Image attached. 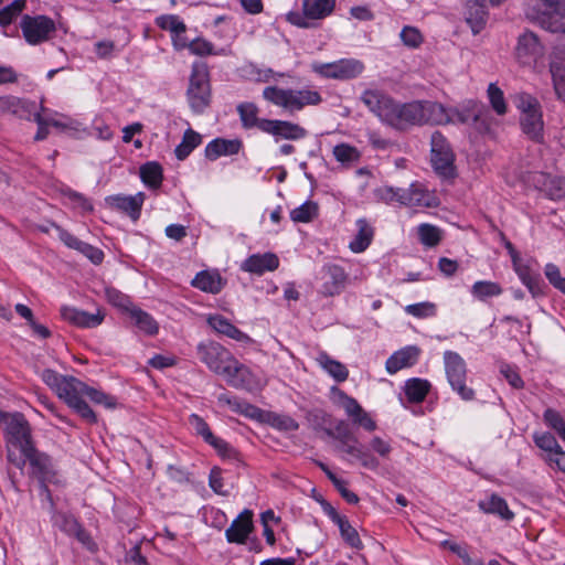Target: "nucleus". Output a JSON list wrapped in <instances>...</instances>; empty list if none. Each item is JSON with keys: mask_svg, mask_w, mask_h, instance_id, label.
Segmentation results:
<instances>
[{"mask_svg": "<svg viewBox=\"0 0 565 565\" xmlns=\"http://www.w3.org/2000/svg\"><path fill=\"white\" fill-rule=\"evenodd\" d=\"M543 29L565 33V1L554 0Z\"/></svg>", "mask_w": 565, "mask_h": 565, "instance_id": "37", "label": "nucleus"}, {"mask_svg": "<svg viewBox=\"0 0 565 565\" xmlns=\"http://www.w3.org/2000/svg\"><path fill=\"white\" fill-rule=\"evenodd\" d=\"M337 524L340 529L341 536L351 547H362V542L359 537L356 530L350 524V522L345 518L343 520H339V523Z\"/></svg>", "mask_w": 565, "mask_h": 565, "instance_id": "55", "label": "nucleus"}, {"mask_svg": "<svg viewBox=\"0 0 565 565\" xmlns=\"http://www.w3.org/2000/svg\"><path fill=\"white\" fill-rule=\"evenodd\" d=\"M333 156L337 161L348 166L358 162L361 157L360 151L355 147L348 143L337 145L333 148Z\"/></svg>", "mask_w": 565, "mask_h": 565, "instance_id": "48", "label": "nucleus"}, {"mask_svg": "<svg viewBox=\"0 0 565 565\" xmlns=\"http://www.w3.org/2000/svg\"><path fill=\"white\" fill-rule=\"evenodd\" d=\"M533 185L552 200L565 198V178L553 177L544 172H534L530 177Z\"/></svg>", "mask_w": 565, "mask_h": 565, "instance_id": "18", "label": "nucleus"}, {"mask_svg": "<svg viewBox=\"0 0 565 565\" xmlns=\"http://www.w3.org/2000/svg\"><path fill=\"white\" fill-rule=\"evenodd\" d=\"M356 225L359 227L358 234L350 243L349 247L354 253H361L364 252L371 244L373 237V228L363 218L358 220Z\"/></svg>", "mask_w": 565, "mask_h": 565, "instance_id": "41", "label": "nucleus"}, {"mask_svg": "<svg viewBox=\"0 0 565 565\" xmlns=\"http://www.w3.org/2000/svg\"><path fill=\"white\" fill-rule=\"evenodd\" d=\"M279 266V259L274 253L254 254L246 258L241 268L244 271L255 275H263L265 271H273Z\"/></svg>", "mask_w": 565, "mask_h": 565, "instance_id": "22", "label": "nucleus"}, {"mask_svg": "<svg viewBox=\"0 0 565 565\" xmlns=\"http://www.w3.org/2000/svg\"><path fill=\"white\" fill-rule=\"evenodd\" d=\"M430 390V383L423 379H411L405 383V394L411 403H420Z\"/></svg>", "mask_w": 565, "mask_h": 565, "instance_id": "40", "label": "nucleus"}, {"mask_svg": "<svg viewBox=\"0 0 565 565\" xmlns=\"http://www.w3.org/2000/svg\"><path fill=\"white\" fill-rule=\"evenodd\" d=\"M202 141L200 134L193 129H186L184 131L182 141L177 146L174 152L179 160H184Z\"/></svg>", "mask_w": 565, "mask_h": 565, "instance_id": "42", "label": "nucleus"}, {"mask_svg": "<svg viewBox=\"0 0 565 565\" xmlns=\"http://www.w3.org/2000/svg\"><path fill=\"white\" fill-rule=\"evenodd\" d=\"M361 100L370 111L387 124L395 103L392 97L379 89H366L361 95Z\"/></svg>", "mask_w": 565, "mask_h": 565, "instance_id": "15", "label": "nucleus"}, {"mask_svg": "<svg viewBox=\"0 0 565 565\" xmlns=\"http://www.w3.org/2000/svg\"><path fill=\"white\" fill-rule=\"evenodd\" d=\"M263 97L289 114L300 111L306 106H317L322 102L321 95L317 90L281 88L278 86L265 87Z\"/></svg>", "mask_w": 565, "mask_h": 565, "instance_id": "3", "label": "nucleus"}, {"mask_svg": "<svg viewBox=\"0 0 565 565\" xmlns=\"http://www.w3.org/2000/svg\"><path fill=\"white\" fill-rule=\"evenodd\" d=\"M543 460L552 468L557 469L565 473V450L561 447L548 457H543Z\"/></svg>", "mask_w": 565, "mask_h": 565, "instance_id": "64", "label": "nucleus"}, {"mask_svg": "<svg viewBox=\"0 0 565 565\" xmlns=\"http://www.w3.org/2000/svg\"><path fill=\"white\" fill-rule=\"evenodd\" d=\"M420 350L417 347H406L394 354H392L386 361V371L390 374H395L404 367L413 366L419 356Z\"/></svg>", "mask_w": 565, "mask_h": 565, "instance_id": "26", "label": "nucleus"}, {"mask_svg": "<svg viewBox=\"0 0 565 565\" xmlns=\"http://www.w3.org/2000/svg\"><path fill=\"white\" fill-rule=\"evenodd\" d=\"M488 11L482 0H470L467 3L466 22L473 34H479L487 24Z\"/></svg>", "mask_w": 565, "mask_h": 565, "instance_id": "27", "label": "nucleus"}, {"mask_svg": "<svg viewBox=\"0 0 565 565\" xmlns=\"http://www.w3.org/2000/svg\"><path fill=\"white\" fill-rule=\"evenodd\" d=\"M516 106L521 115L541 109L537 99L529 94H520L516 98Z\"/></svg>", "mask_w": 565, "mask_h": 565, "instance_id": "62", "label": "nucleus"}, {"mask_svg": "<svg viewBox=\"0 0 565 565\" xmlns=\"http://www.w3.org/2000/svg\"><path fill=\"white\" fill-rule=\"evenodd\" d=\"M431 163L434 169L444 177H449L454 172L455 154L445 136L435 131L430 138Z\"/></svg>", "mask_w": 565, "mask_h": 565, "instance_id": "11", "label": "nucleus"}, {"mask_svg": "<svg viewBox=\"0 0 565 565\" xmlns=\"http://www.w3.org/2000/svg\"><path fill=\"white\" fill-rule=\"evenodd\" d=\"M554 89L558 98H565V43L554 47L550 64Z\"/></svg>", "mask_w": 565, "mask_h": 565, "instance_id": "20", "label": "nucleus"}, {"mask_svg": "<svg viewBox=\"0 0 565 565\" xmlns=\"http://www.w3.org/2000/svg\"><path fill=\"white\" fill-rule=\"evenodd\" d=\"M52 521L55 526L71 536L78 531V526L81 525L73 515L62 512H55L52 516Z\"/></svg>", "mask_w": 565, "mask_h": 565, "instance_id": "52", "label": "nucleus"}, {"mask_svg": "<svg viewBox=\"0 0 565 565\" xmlns=\"http://www.w3.org/2000/svg\"><path fill=\"white\" fill-rule=\"evenodd\" d=\"M483 106L477 102L469 100L461 110L457 113L458 120L462 124L477 122L480 119Z\"/></svg>", "mask_w": 565, "mask_h": 565, "instance_id": "53", "label": "nucleus"}, {"mask_svg": "<svg viewBox=\"0 0 565 565\" xmlns=\"http://www.w3.org/2000/svg\"><path fill=\"white\" fill-rule=\"evenodd\" d=\"M544 423L565 441V418L554 408L545 409L543 414Z\"/></svg>", "mask_w": 565, "mask_h": 565, "instance_id": "50", "label": "nucleus"}, {"mask_svg": "<svg viewBox=\"0 0 565 565\" xmlns=\"http://www.w3.org/2000/svg\"><path fill=\"white\" fill-rule=\"evenodd\" d=\"M146 195L138 192L135 195H110L105 199L106 204L118 212L127 214L134 222L139 220Z\"/></svg>", "mask_w": 565, "mask_h": 565, "instance_id": "16", "label": "nucleus"}, {"mask_svg": "<svg viewBox=\"0 0 565 565\" xmlns=\"http://www.w3.org/2000/svg\"><path fill=\"white\" fill-rule=\"evenodd\" d=\"M553 2L554 0H526L524 11L526 19L543 28L547 21Z\"/></svg>", "mask_w": 565, "mask_h": 565, "instance_id": "31", "label": "nucleus"}, {"mask_svg": "<svg viewBox=\"0 0 565 565\" xmlns=\"http://www.w3.org/2000/svg\"><path fill=\"white\" fill-rule=\"evenodd\" d=\"M445 372L448 383L463 401H472L475 391L466 385L467 366L465 360L454 351L444 353Z\"/></svg>", "mask_w": 565, "mask_h": 565, "instance_id": "7", "label": "nucleus"}, {"mask_svg": "<svg viewBox=\"0 0 565 565\" xmlns=\"http://www.w3.org/2000/svg\"><path fill=\"white\" fill-rule=\"evenodd\" d=\"M405 311L408 315H412L417 318H427L431 317L436 313V306L433 302H419L414 305H408L405 308Z\"/></svg>", "mask_w": 565, "mask_h": 565, "instance_id": "59", "label": "nucleus"}, {"mask_svg": "<svg viewBox=\"0 0 565 565\" xmlns=\"http://www.w3.org/2000/svg\"><path fill=\"white\" fill-rule=\"evenodd\" d=\"M262 131L273 135L276 139L299 140L307 136V130L298 124L269 119L262 122Z\"/></svg>", "mask_w": 565, "mask_h": 565, "instance_id": "17", "label": "nucleus"}, {"mask_svg": "<svg viewBox=\"0 0 565 565\" xmlns=\"http://www.w3.org/2000/svg\"><path fill=\"white\" fill-rule=\"evenodd\" d=\"M26 0H14L0 10V25H10L25 9Z\"/></svg>", "mask_w": 565, "mask_h": 565, "instance_id": "47", "label": "nucleus"}, {"mask_svg": "<svg viewBox=\"0 0 565 565\" xmlns=\"http://www.w3.org/2000/svg\"><path fill=\"white\" fill-rule=\"evenodd\" d=\"M326 276L322 292L326 296L339 295L345 287L348 275L341 266L328 265L323 268Z\"/></svg>", "mask_w": 565, "mask_h": 565, "instance_id": "24", "label": "nucleus"}, {"mask_svg": "<svg viewBox=\"0 0 565 565\" xmlns=\"http://www.w3.org/2000/svg\"><path fill=\"white\" fill-rule=\"evenodd\" d=\"M269 420L271 426L280 430L292 431L297 430L299 427L298 423L287 415L271 414Z\"/></svg>", "mask_w": 565, "mask_h": 565, "instance_id": "61", "label": "nucleus"}, {"mask_svg": "<svg viewBox=\"0 0 565 565\" xmlns=\"http://www.w3.org/2000/svg\"><path fill=\"white\" fill-rule=\"evenodd\" d=\"M232 411L249 418H258L262 414V411L258 407L239 398L233 405Z\"/></svg>", "mask_w": 565, "mask_h": 565, "instance_id": "63", "label": "nucleus"}, {"mask_svg": "<svg viewBox=\"0 0 565 565\" xmlns=\"http://www.w3.org/2000/svg\"><path fill=\"white\" fill-rule=\"evenodd\" d=\"M335 0H303L302 9L307 18L320 20L332 13Z\"/></svg>", "mask_w": 565, "mask_h": 565, "instance_id": "35", "label": "nucleus"}, {"mask_svg": "<svg viewBox=\"0 0 565 565\" xmlns=\"http://www.w3.org/2000/svg\"><path fill=\"white\" fill-rule=\"evenodd\" d=\"M188 49L190 50V52L192 54L199 55V56H206V55L215 54L213 44L204 39H201V38H198V39L189 42Z\"/></svg>", "mask_w": 565, "mask_h": 565, "instance_id": "60", "label": "nucleus"}, {"mask_svg": "<svg viewBox=\"0 0 565 565\" xmlns=\"http://www.w3.org/2000/svg\"><path fill=\"white\" fill-rule=\"evenodd\" d=\"M488 97L492 108L498 115H504L507 113L503 92L493 83L488 87Z\"/></svg>", "mask_w": 565, "mask_h": 565, "instance_id": "57", "label": "nucleus"}, {"mask_svg": "<svg viewBox=\"0 0 565 565\" xmlns=\"http://www.w3.org/2000/svg\"><path fill=\"white\" fill-rule=\"evenodd\" d=\"M8 460L19 468H21L25 463V460H28L32 469V475L39 479L42 489L47 493L49 499H51L49 489L45 486V482L52 481L54 477L52 462L49 456L39 452L34 445H32L21 451V457L19 458L9 449Z\"/></svg>", "mask_w": 565, "mask_h": 565, "instance_id": "5", "label": "nucleus"}, {"mask_svg": "<svg viewBox=\"0 0 565 565\" xmlns=\"http://www.w3.org/2000/svg\"><path fill=\"white\" fill-rule=\"evenodd\" d=\"M319 206L313 201H307L290 212V218L295 223H308L318 216Z\"/></svg>", "mask_w": 565, "mask_h": 565, "instance_id": "44", "label": "nucleus"}, {"mask_svg": "<svg viewBox=\"0 0 565 565\" xmlns=\"http://www.w3.org/2000/svg\"><path fill=\"white\" fill-rule=\"evenodd\" d=\"M383 198L387 201H397L408 206H433L434 198L417 183L411 184L408 189L385 188L382 190Z\"/></svg>", "mask_w": 565, "mask_h": 565, "instance_id": "10", "label": "nucleus"}, {"mask_svg": "<svg viewBox=\"0 0 565 565\" xmlns=\"http://www.w3.org/2000/svg\"><path fill=\"white\" fill-rule=\"evenodd\" d=\"M157 24L162 30L170 31L175 36H180L186 31L185 24L177 15H162L157 19Z\"/></svg>", "mask_w": 565, "mask_h": 565, "instance_id": "54", "label": "nucleus"}, {"mask_svg": "<svg viewBox=\"0 0 565 565\" xmlns=\"http://www.w3.org/2000/svg\"><path fill=\"white\" fill-rule=\"evenodd\" d=\"M227 384L234 388L249 390L253 385V374L247 366L239 363L235 358L228 364V371L222 375Z\"/></svg>", "mask_w": 565, "mask_h": 565, "instance_id": "23", "label": "nucleus"}, {"mask_svg": "<svg viewBox=\"0 0 565 565\" xmlns=\"http://www.w3.org/2000/svg\"><path fill=\"white\" fill-rule=\"evenodd\" d=\"M422 116L420 125H441L448 122V115L444 106L435 102H420Z\"/></svg>", "mask_w": 565, "mask_h": 565, "instance_id": "34", "label": "nucleus"}, {"mask_svg": "<svg viewBox=\"0 0 565 565\" xmlns=\"http://www.w3.org/2000/svg\"><path fill=\"white\" fill-rule=\"evenodd\" d=\"M364 64L356 58H341L331 63L311 64V70L318 75L338 81H349L356 78L364 71Z\"/></svg>", "mask_w": 565, "mask_h": 565, "instance_id": "8", "label": "nucleus"}, {"mask_svg": "<svg viewBox=\"0 0 565 565\" xmlns=\"http://www.w3.org/2000/svg\"><path fill=\"white\" fill-rule=\"evenodd\" d=\"M253 530V512L246 509L226 529L225 536L230 543L244 544Z\"/></svg>", "mask_w": 565, "mask_h": 565, "instance_id": "19", "label": "nucleus"}, {"mask_svg": "<svg viewBox=\"0 0 565 565\" xmlns=\"http://www.w3.org/2000/svg\"><path fill=\"white\" fill-rule=\"evenodd\" d=\"M192 286L205 292L218 294L224 287V281L218 273L203 270L194 277Z\"/></svg>", "mask_w": 565, "mask_h": 565, "instance_id": "33", "label": "nucleus"}, {"mask_svg": "<svg viewBox=\"0 0 565 565\" xmlns=\"http://www.w3.org/2000/svg\"><path fill=\"white\" fill-rule=\"evenodd\" d=\"M478 505L484 513L497 514L505 521L514 518V513L509 509L507 501L497 494L481 500Z\"/></svg>", "mask_w": 565, "mask_h": 565, "instance_id": "32", "label": "nucleus"}, {"mask_svg": "<svg viewBox=\"0 0 565 565\" xmlns=\"http://www.w3.org/2000/svg\"><path fill=\"white\" fill-rule=\"evenodd\" d=\"M140 178L150 189H159L163 180L162 167L156 161L147 162L140 167Z\"/></svg>", "mask_w": 565, "mask_h": 565, "instance_id": "39", "label": "nucleus"}, {"mask_svg": "<svg viewBox=\"0 0 565 565\" xmlns=\"http://www.w3.org/2000/svg\"><path fill=\"white\" fill-rule=\"evenodd\" d=\"M21 30L25 41L32 45L49 40L55 31L54 21L44 15H24L21 21Z\"/></svg>", "mask_w": 565, "mask_h": 565, "instance_id": "12", "label": "nucleus"}, {"mask_svg": "<svg viewBox=\"0 0 565 565\" xmlns=\"http://www.w3.org/2000/svg\"><path fill=\"white\" fill-rule=\"evenodd\" d=\"M189 423L195 430V433L202 436L203 439L212 447H214L216 450H218L220 454L225 456L227 455V452L231 451V448L228 447L227 443H225L221 438L215 437L211 431L207 423L201 416L196 414L190 415Z\"/></svg>", "mask_w": 565, "mask_h": 565, "instance_id": "25", "label": "nucleus"}, {"mask_svg": "<svg viewBox=\"0 0 565 565\" xmlns=\"http://www.w3.org/2000/svg\"><path fill=\"white\" fill-rule=\"evenodd\" d=\"M61 317L76 327L95 328L103 322L105 315L99 310L96 313H89L75 307L64 306L61 308Z\"/></svg>", "mask_w": 565, "mask_h": 565, "instance_id": "21", "label": "nucleus"}, {"mask_svg": "<svg viewBox=\"0 0 565 565\" xmlns=\"http://www.w3.org/2000/svg\"><path fill=\"white\" fill-rule=\"evenodd\" d=\"M471 294L479 300H486L489 297L500 296L502 288L494 281L480 280L472 285Z\"/></svg>", "mask_w": 565, "mask_h": 565, "instance_id": "45", "label": "nucleus"}, {"mask_svg": "<svg viewBox=\"0 0 565 565\" xmlns=\"http://www.w3.org/2000/svg\"><path fill=\"white\" fill-rule=\"evenodd\" d=\"M420 242L429 247L436 246L441 239V232L437 226L424 223L418 226Z\"/></svg>", "mask_w": 565, "mask_h": 565, "instance_id": "51", "label": "nucleus"}, {"mask_svg": "<svg viewBox=\"0 0 565 565\" xmlns=\"http://www.w3.org/2000/svg\"><path fill=\"white\" fill-rule=\"evenodd\" d=\"M515 54L521 64L532 65L544 55V47L537 35L527 31L519 36Z\"/></svg>", "mask_w": 565, "mask_h": 565, "instance_id": "14", "label": "nucleus"}, {"mask_svg": "<svg viewBox=\"0 0 565 565\" xmlns=\"http://www.w3.org/2000/svg\"><path fill=\"white\" fill-rule=\"evenodd\" d=\"M196 354L202 363L218 375H223L225 371H228V364L234 359L227 349L215 341L199 343Z\"/></svg>", "mask_w": 565, "mask_h": 565, "instance_id": "9", "label": "nucleus"}, {"mask_svg": "<svg viewBox=\"0 0 565 565\" xmlns=\"http://www.w3.org/2000/svg\"><path fill=\"white\" fill-rule=\"evenodd\" d=\"M258 107L253 103H242L237 106L242 125L246 129L258 128L262 131V122L269 119L258 118Z\"/></svg>", "mask_w": 565, "mask_h": 565, "instance_id": "38", "label": "nucleus"}, {"mask_svg": "<svg viewBox=\"0 0 565 565\" xmlns=\"http://www.w3.org/2000/svg\"><path fill=\"white\" fill-rule=\"evenodd\" d=\"M318 364L337 382H344L349 376V371L344 364L333 360L328 353L320 352L317 356Z\"/></svg>", "mask_w": 565, "mask_h": 565, "instance_id": "36", "label": "nucleus"}, {"mask_svg": "<svg viewBox=\"0 0 565 565\" xmlns=\"http://www.w3.org/2000/svg\"><path fill=\"white\" fill-rule=\"evenodd\" d=\"M209 326L216 332L224 334L238 342H250V338L236 328L228 319L221 315L210 316L207 318Z\"/></svg>", "mask_w": 565, "mask_h": 565, "instance_id": "29", "label": "nucleus"}, {"mask_svg": "<svg viewBox=\"0 0 565 565\" xmlns=\"http://www.w3.org/2000/svg\"><path fill=\"white\" fill-rule=\"evenodd\" d=\"M105 295L110 305L122 311L130 312L135 308L130 297L114 287H106Z\"/></svg>", "mask_w": 565, "mask_h": 565, "instance_id": "46", "label": "nucleus"}, {"mask_svg": "<svg viewBox=\"0 0 565 565\" xmlns=\"http://www.w3.org/2000/svg\"><path fill=\"white\" fill-rule=\"evenodd\" d=\"M520 124L522 131L532 140L541 142L543 140V119L541 109L534 110L527 114H523L520 117Z\"/></svg>", "mask_w": 565, "mask_h": 565, "instance_id": "30", "label": "nucleus"}, {"mask_svg": "<svg viewBox=\"0 0 565 565\" xmlns=\"http://www.w3.org/2000/svg\"><path fill=\"white\" fill-rule=\"evenodd\" d=\"M533 440L535 445L544 451L542 458L548 457V455L554 454L556 450L561 448L556 438L548 431L535 433L533 435Z\"/></svg>", "mask_w": 565, "mask_h": 565, "instance_id": "49", "label": "nucleus"}, {"mask_svg": "<svg viewBox=\"0 0 565 565\" xmlns=\"http://www.w3.org/2000/svg\"><path fill=\"white\" fill-rule=\"evenodd\" d=\"M84 396L88 397L93 403L103 405L106 408H114L116 406V398L114 396L90 387L87 384Z\"/></svg>", "mask_w": 565, "mask_h": 565, "instance_id": "56", "label": "nucleus"}, {"mask_svg": "<svg viewBox=\"0 0 565 565\" xmlns=\"http://www.w3.org/2000/svg\"><path fill=\"white\" fill-rule=\"evenodd\" d=\"M41 379L64 401L76 414L88 424H96L97 416L89 405L83 399L86 384L70 375H61L54 370L45 369Z\"/></svg>", "mask_w": 565, "mask_h": 565, "instance_id": "1", "label": "nucleus"}, {"mask_svg": "<svg viewBox=\"0 0 565 565\" xmlns=\"http://www.w3.org/2000/svg\"><path fill=\"white\" fill-rule=\"evenodd\" d=\"M129 313L130 317L135 320L136 326L141 331L150 335L158 332V323L148 312L135 307Z\"/></svg>", "mask_w": 565, "mask_h": 565, "instance_id": "43", "label": "nucleus"}, {"mask_svg": "<svg viewBox=\"0 0 565 565\" xmlns=\"http://www.w3.org/2000/svg\"><path fill=\"white\" fill-rule=\"evenodd\" d=\"M420 111V102L406 104L395 102L387 125L398 130H405L411 126H420V119L423 118Z\"/></svg>", "mask_w": 565, "mask_h": 565, "instance_id": "13", "label": "nucleus"}, {"mask_svg": "<svg viewBox=\"0 0 565 565\" xmlns=\"http://www.w3.org/2000/svg\"><path fill=\"white\" fill-rule=\"evenodd\" d=\"M242 142L238 139L216 138L205 147V157L209 160H216L221 156H232L239 152Z\"/></svg>", "mask_w": 565, "mask_h": 565, "instance_id": "28", "label": "nucleus"}, {"mask_svg": "<svg viewBox=\"0 0 565 565\" xmlns=\"http://www.w3.org/2000/svg\"><path fill=\"white\" fill-rule=\"evenodd\" d=\"M211 84L205 63L195 62L186 89V98L193 113L203 114L211 104Z\"/></svg>", "mask_w": 565, "mask_h": 565, "instance_id": "4", "label": "nucleus"}, {"mask_svg": "<svg viewBox=\"0 0 565 565\" xmlns=\"http://www.w3.org/2000/svg\"><path fill=\"white\" fill-rule=\"evenodd\" d=\"M0 423L6 425L4 434L9 446L23 451L33 445L31 427L23 414L0 411Z\"/></svg>", "mask_w": 565, "mask_h": 565, "instance_id": "6", "label": "nucleus"}, {"mask_svg": "<svg viewBox=\"0 0 565 565\" xmlns=\"http://www.w3.org/2000/svg\"><path fill=\"white\" fill-rule=\"evenodd\" d=\"M327 433L338 441L335 449L345 454L348 461L351 463L358 462L363 468L372 471H376L380 468L379 459L359 441L348 423L340 420L333 429Z\"/></svg>", "mask_w": 565, "mask_h": 565, "instance_id": "2", "label": "nucleus"}, {"mask_svg": "<svg viewBox=\"0 0 565 565\" xmlns=\"http://www.w3.org/2000/svg\"><path fill=\"white\" fill-rule=\"evenodd\" d=\"M399 36L404 45L412 49L418 47L424 41L420 31L417 28L411 25L404 26L401 31Z\"/></svg>", "mask_w": 565, "mask_h": 565, "instance_id": "58", "label": "nucleus"}]
</instances>
